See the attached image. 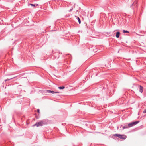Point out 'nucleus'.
<instances>
[{
  "label": "nucleus",
  "mask_w": 146,
  "mask_h": 146,
  "mask_svg": "<svg viewBox=\"0 0 146 146\" xmlns=\"http://www.w3.org/2000/svg\"><path fill=\"white\" fill-rule=\"evenodd\" d=\"M113 136L115 137H117L123 140L127 138V136L124 134L121 135L118 134H115L113 135Z\"/></svg>",
  "instance_id": "f257e3e1"
},
{
  "label": "nucleus",
  "mask_w": 146,
  "mask_h": 146,
  "mask_svg": "<svg viewBox=\"0 0 146 146\" xmlns=\"http://www.w3.org/2000/svg\"><path fill=\"white\" fill-rule=\"evenodd\" d=\"M139 121H137L131 122L128 124V126L129 127H131L134 125H135L139 123Z\"/></svg>",
  "instance_id": "f03ea898"
},
{
  "label": "nucleus",
  "mask_w": 146,
  "mask_h": 146,
  "mask_svg": "<svg viewBox=\"0 0 146 146\" xmlns=\"http://www.w3.org/2000/svg\"><path fill=\"white\" fill-rule=\"evenodd\" d=\"M137 1H135L131 5V6L130 7L132 9H133L135 7H136L137 5Z\"/></svg>",
  "instance_id": "7ed1b4c3"
},
{
  "label": "nucleus",
  "mask_w": 146,
  "mask_h": 146,
  "mask_svg": "<svg viewBox=\"0 0 146 146\" xmlns=\"http://www.w3.org/2000/svg\"><path fill=\"white\" fill-rule=\"evenodd\" d=\"M42 126L46 125L48 122V120L46 119H44L40 121Z\"/></svg>",
  "instance_id": "20e7f679"
},
{
  "label": "nucleus",
  "mask_w": 146,
  "mask_h": 146,
  "mask_svg": "<svg viewBox=\"0 0 146 146\" xmlns=\"http://www.w3.org/2000/svg\"><path fill=\"white\" fill-rule=\"evenodd\" d=\"M35 126H36L37 127L42 126L40 121L38 122H36L35 124L33 125V127Z\"/></svg>",
  "instance_id": "39448f33"
},
{
  "label": "nucleus",
  "mask_w": 146,
  "mask_h": 146,
  "mask_svg": "<svg viewBox=\"0 0 146 146\" xmlns=\"http://www.w3.org/2000/svg\"><path fill=\"white\" fill-rule=\"evenodd\" d=\"M47 92L49 93H52V94L54 93H59L58 92H55L53 91H51L50 90H47Z\"/></svg>",
  "instance_id": "423d86ee"
},
{
  "label": "nucleus",
  "mask_w": 146,
  "mask_h": 146,
  "mask_svg": "<svg viewBox=\"0 0 146 146\" xmlns=\"http://www.w3.org/2000/svg\"><path fill=\"white\" fill-rule=\"evenodd\" d=\"M139 92L141 93H142L143 92V87L141 85L139 86Z\"/></svg>",
  "instance_id": "0eeeda50"
},
{
  "label": "nucleus",
  "mask_w": 146,
  "mask_h": 146,
  "mask_svg": "<svg viewBox=\"0 0 146 146\" xmlns=\"http://www.w3.org/2000/svg\"><path fill=\"white\" fill-rule=\"evenodd\" d=\"M120 32L119 31L117 32L116 33V37L117 38H118L119 37Z\"/></svg>",
  "instance_id": "6e6552de"
},
{
  "label": "nucleus",
  "mask_w": 146,
  "mask_h": 146,
  "mask_svg": "<svg viewBox=\"0 0 146 146\" xmlns=\"http://www.w3.org/2000/svg\"><path fill=\"white\" fill-rule=\"evenodd\" d=\"M75 17H76V18L78 20L79 24H80L81 23V20H80V18L77 16H75Z\"/></svg>",
  "instance_id": "1a4fd4ad"
},
{
  "label": "nucleus",
  "mask_w": 146,
  "mask_h": 146,
  "mask_svg": "<svg viewBox=\"0 0 146 146\" xmlns=\"http://www.w3.org/2000/svg\"><path fill=\"white\" fill-rule=\"evenodd\" d=\"M129 127H129V126H128V124L127 125H125L124 126L122 127V129H125L128 128Z\"/></svg>",
  "instance_id": "9d476101"
},
{
  "label": "nucleus",
  "mask_w": 146,
  "mask_h": 146,
  "mask_svg": "<svg viewBox=\"0 0 146 146\" xmlns=\"http://www.w3.org/2000/svg\"><path fill=\"white\" fill-rule=\"evenodd\" d=\"M29 5H31L32 7H33V8H35L36 7V5L35 4H33L31 3H30Z\"/></svg>",
  "instance_id": "9b49d317"
},
{
  "label": "nucleus",
  "mask_w": 146,
  "mask_h": 146,
  "mask_svg": "<svg viewBox=\"0 0 146 146\" xmlns=\"http://www.w3.org/2000/svg\"><path fill=\"white\" fill-rule=\"evenodd\" d=\"M65 88L64 86H59L58 87V88L60 89H63Z\"/></svg>",
  "instance_id": "f8f14e48"
},
{
  "label": "nucleus",
  "mask_w": 146,
  "mask_h": 146,
  "mask_svg": "<svg viewBox=\"0 0 146 146\" xmlns=\"http://www.w3.org/2000/svg\"><path fill=\"white\" fill-rule=\"evenodd\" d=\"M123 32L124 33H129V32L128 31H127V30H123Z\"/></svg>",
  "instance_id": "ddd939ff"
},
{
  "label": "nucleus",
  "mask_w": 146,
  "mask_h": 146,
  "mask_svg": "<svg viewBox=\"0 0 146 146\" xmlns=\"http://www.w3.org/2000/svg\"><path fill=\"white\" fill-rule=\"evenodd\" d=\"M14 78H10V79H7L6 80H5V81L6 82V81H9V80H10L12 79H13Z\"/></svg>",
  "instance_id": "4468645a"
},
{
  "label": "nucleus",
  "mask_w": 146,
  "mask_h": 146,
  "mask_svg": "<svg viewBox=\"0 0 146 146\" xmlns=\"http://www.w3.org/2000/svg\"><path fill=\"white\" fill-rule=\"evenodd\" d=\"M73 7H71V8L68 11L70 12V11H72L73 10Z\"/></svg>",
  "instance_id": "2eb2a0df"
},
{
  "label": "nucleus",
  "mask_w": 146,
  "mask_h": 146,
  "mask_svg": "<svg viewBox=\"0 0 146 146\" xmlns=\"http://www.w3.org/2000/svg\"><path fill=\"white\" fill-rule=\"evenodd\" d=\"M143 113H146V109H145L143 112Z\"/></svg>",
  "instance_id": "dca6fc26"
},
{
  "label": "nucleus",
  "mask_w": 146,
  "mask_h": 146,
  "mask_svg": "<svg viewBox=\"0 0 146 146\" xmlns=\"http://www.w3.org/2000/svg\"><path fill=\"white\" fill-rule=\"evenodd\" d=\"M37 112H38V113H40V110H39V109H37Z\"/></svg>",
  "instance_id": "f3484780"
},
{
  "label": "nucleus",
  "mask_w": 146,
  "mask_h": 146,
  "mask_svg": "<svg viewBox=\"0 0 146 146\" xmlns=\"http://www.w3.org/2000/svg\"><path fill=\"white\" fill-rule=\"evenodd\" d=\"M36 5V7L38 5H39L38 4H35Z\"/></svg>",
  "instance_id": "a211bd4d"
},
{
  "label": "nucleus",
  "mask_w": 146,
  "mask_h": 146,
  "mask_svg": "<svg viewBox=\"0 0 146 146\" xmlns=\"http://www.w3.org/2000/svg\"><path fill=\"white\" fill-rule=\"evenodd\" d=\"M36 118L37 119H38V117L37 116H36Z\"/></svg>",
  "instance_id": "6ab92c4d"
},
{
  "label": "nucleus",
  "mask_w": 146,
  "mask_h": 146,
  "mask_svg": "<svg viewBox=\"0 0 146 146\" xmlns=\"http://www.w3.org/2000/svg\"><path fill=\"white\" fill-rule=\"evenodd\" d=\"M122 126V125H121V126H120V128H121V127Z\"/></svg>",
  "instance_id": "aec40b11"
},
{
  "label": "nucleus",
  "mask_w": 146,
  "mask_h": 146,
  "mask_svg": "<svg viewBox=\"0 0 146 146\" xmlns=\"http://www.w3.org/2000/svg\"><path fill=\"white\" fill-rule=\"evenodd\" d=\"M122 126V125H121V126H120V128H121V127Z\"/></svg>",
  "instance_id": "412c9836"
},
{
  "label": "nucleus",
  "mask_w": 146,
  "mask_h": 146,
  "mask_svg": "<svg viewBox=\"0 0 146 146\" xmlns=\"http://www.w3.org/2000/svg\"><path fill=\"white\" fill-rule=\"evenodd\" d=\"M122 126V125H121V126H120V128H121V127Z\"/></svg>",
  "instance_id": "4be33fe9"
},
{
  "label": "nucleus",
  "mask_w": 146,
  "mask_h": 146,
  "mask_svg": "<svg viewBox=\"0 0 146 146\" xmlns=\"http://www.w3.org/2000/svg\"><path fill=\"white\" fill-rule=\"evenodd\" d=\"M85 125H87V124H85Z\"/></svg>",
  "instance_id": "5701e85b"
}]
</instances>
